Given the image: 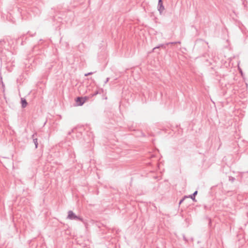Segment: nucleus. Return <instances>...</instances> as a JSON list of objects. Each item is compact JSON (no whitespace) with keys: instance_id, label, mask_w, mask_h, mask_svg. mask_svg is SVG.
<instances>
[{"instance_id":"nucleus-1","label":"nucleus","mask_w":248,"mask_h":248,"mask_svg":"<svg viewBox=\"0 0 248 248\" xmlns=\"http://www.w3.org/2000/svg\"><path fill=\"white\" fill-rule=\"evenodd\" d=\"M157 9L159 12L160 14H161L164 10L165 8L163 4L162 0H158Z\"/></svg>"},{"instance_id":"nucleus-3","label":"nucleus","mask_w":248,"mask_h":248,"mask_svg":"<svg viewBox=\"0 0 248 248\" xmlns=\"http://www.w3.org/2000/svg\"><path fill=\"white\" fill-rule=\"evenodd\" d=\"M67 218L71 220H74L77 218V216H76L72 211H69L68 212Z\"/></svg>"},{"instance_id":"nucleus-13","label":"nucleus","mask_w":248,"mask_h":248,"mask_svg":"<svg viewBox=\"0 0 248 248\" xmlns=\"http://www.w3.org/2000/svg\"><path fill=\"white\" fill-rule=\"evenodd\" d=\"M98 91L95 92L93 94H92V96H94L98 94Z\"/></svg>"},{"instance_id":"nucleus-10","label":"nucleus","mask_w":248,"mask_h":248,"mask_svg":"<svg viewBox=\"0 0 248 248\" xmlns=\"http://www.w3.org/2000/svg\"><path fill=\"white\" fill-rule=\"evenodd\" d=\"M176 43H180V42H170V43H169L166 44V45H169V44H176Z\"/></svg>"},{"instance_id":"nucleus-9","label":"nucleus","mask_w":248,"mask_h":248,"mask_svg":"<svg viewBox=\"0 0 248 248\" xmlns=\"http://www.w3.org/2000/svg\"><path fill=\"white\" fill-rule=\"evenodd\" d=\"M74 220H80V221H83V219H82V218H81V217H78V216H77V218L75 219Z\"/></svg>"},{"instance_id":"nucleus-2","label":"nucleus","mask_w":248,"mask_h":248,"mask_svg":"<svg viewBox=\"0 0 248 248\" xmlns=\"http://www.w3.org/2000/svg\"><path fill=\"white\" fill-rule=\"evenodd\" d=\"M85 100L86 98H83L81 97H78L76 99V101L78 106H82L85 102Z\"/></svg>"},{"instance_id":"nucleus-8","label":"nucleus","mask_w":248,"mask_h":248,"mask_svg":"<svg viewBox=\"0 0 248 248\" xmlns=\"http://www.w3.org/2000/svg\"><path fill=\"white\" fill-rule=\"evenodd\" d=\"M3 44H5V41L3 39L0 40V46H2Z\"/></svg>"},{"instance_id":"nucleus-11","label":"nucleus","mask_w":248,"mask_h":248,"mask_svg":"<svg viewBox=\"0 0 248 248\" xmlns=\"http://www.w3.org/2000/svg\"><path fill=\"white\" fill-rule=\"evenodd\" d=\"M93 74V72L88 73L85 74V76L86 77V76L92 75Z\"/></svg>"},{"instance_id":"nucleus-4","label":"nucleus","mask_w":248,"mask_h":248,"mask_svg":"<svg viewBox=\"0 0 248 248\" xmlns=\"http://www.w3.org/2000/svg\"><path fill=\"white\" fill-rule=\"evenodd\" d=\"M37 135L36 133H34L32 136V138L33 139V142H34V144L35 145V148H37V147H38L37 139V138H34L35 135Z\"/></svg>"},{"instance_id":"nucleus-14","label":"nucleus","mask_w":248,"mask_h":248,"mask_svg":"<svg viewBox=\"0 0 248 248\" xmlns=\"http://www.w3.org/2000/svg\"><path fill=\"white\" fill-rule=\"evenodd\" d=\"M184 200V199H182V200H181L180 201V202H179V204H181V203L183 202Z\"/></svg>"},{"instance_id":"nucleus-5","label":"nucleus","mask_w":248,"mask_h":248,"mask_svg":"<svg viewBox=\"0 0 248 248\" xmlns=\"http://www.w3.org/2000/svg\"><path fill=\"white\" fill-rule=\"evenodd\" d=\"M21 102L22 104V107L23 108H25L27 105V102L26 99L23 98H21Z\"/></svg>"},{"instance_id":"nucleus-12","label":"nucleus","mask_w":248,"mask_h":248,"mask_svg":"<svg viewBox=\"0 0 248 248\" xmlns=\"http://www.w3.org/2000/svg\"><path fill=\"white\" fill-rule=\"evenodd\" d=\"M109 79V78H106V81H105V84H106L108 81Z\"/></svg>"},{"instance_id":"nucleus-7","label":"nucleus","mask_w":248,"mask_h":248,"mask_svg":"<svg viewBox=\"0 0 248 248\" xmlns=\"http://www.w3.org/2000/svg\"><path fill=\"white\" fill-rule=\"evenodd\" d=\"M166 45H167L166 44H161V45H160L159 46H156V47H154V48H153V51H154V50H155V49H158V48H160V47H163V48H166Z\"/></svg>"},{"instance_id":"nucleus-6","label":"nucleus","mask_w":248,"mask_h":248,"mask_svg":"<svg viewBox=\"0 0 248 248\" xmlns=\"http://www.w3.org/2000/svg\"><path fill=\"white\" fill-rule=\"evenodd\" d=\"M198 191H195L192 195H190V198L193 201H195V196L197 194Z\"/></svg>"}]
</instances>
